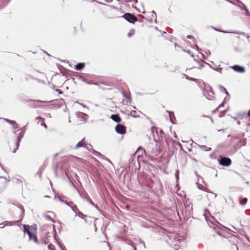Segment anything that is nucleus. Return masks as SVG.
Segmentation results:
<instances>
[{
  "label": "nucleus",
  "instance_id": "27",
  "mask_svg": "<svg viewBox=\"0 0 250 250\" xmlns=\"http://www.w3.org/2000/svg\"><path fill=\"white\" fill-rule=\"evenodd\" d=\"M133 247L134 248L133 250H137L136 248L134 245H133Z\"/></svg>",
  "mask_w": 250,
  "mask_h": 250
},
{
  "label": "nucleus",
  "instance_id": "22",
  "mask_svg": "<svg viewBox=\"0 0 250 250\" xmlns=\"http://www.w3.org/2000/svg\"><path fill=\"white\" fill-rule=\"evenodd\" d=\"M13 125V128L16 129L19 128V125L15 121V124H11Z\"/></svg>",
  "mask_w": 250,
  "mask_h": 250
},
{
  "label": "nucleus",
  "instance_id": "28",
  "mask_svg": "<svg viewBox=\"0 0 250 250\" xmlns=\"http://www.w3.org/2000/svg\"><path fill=\"white\" fill-rule=\"evenodd\" d=\"M57 90L59 91L60 93H62V91H61V90L59 89V90Z\"/></svg>",
  "mask_w": 250,
  "mask_h": 250
},
{
  "label": "nucleus",
  "instance_id": "9",
  "mask_svg": "<svg viewBox=\"0 0 250 250\" xmlns=\"http://www.w3.org/2000/svg\"><path fill=\"white\" fill-rule=\"evenodd\" d=\"M246 144V139L242 138L237 141L235 144V147L239 148L243 146H245Z\"/></svg>",
  "mask_w": 250,
  "mask_h": 250
},
{
  "label": "nucleus",
  "instance_id": "16",
  "mask_svg": "<svg viewBox=\"0 0 250 250\" xmlns=\"http://www.w3.org/2000/svg\"><path fill=\"white\" fill-rule=\"evenodd\" d=\"M84 66V63H79L75 66V69L77 70H80L82 69Z\"/></svg>",
  "mask_w": 250,
  "mask_h": 250
},
{
  "label": "nucleus",
  "instance_id": "8",
  "mask_svg": "<svg viewBox=\"0 0 250 250\" xmlns=\"http://www.w3.org/2000/svg\"><path fill=\"white\" fill-rule=\"evenodd\" d=\"M101 236H104V235L101 232H100L96 234L94 238L97 246L99 248L101 247Z\"/></svg>",
  "mask_w": 250,
  "mask_h": 250
},
{
  "label": "nucleus",
  "instance_id": "14",
  "mask_svg": "<svg viewBox=\"0 0 250 250\" xmlns=\"http://www.w3.org/2000/svg\"><path fill=\"white\" fill-rule=\"evenodd\" d=\"M36 120H39L38 123H39L40 122L41 125L43 126L45 128H47V126L44 122V119H43L41 117H38L36 118Z\"/></svg>",
  "mask_w": 250,
  "mask_h": 250
},
{
  "label": "nucleus",
  "instance_id": "10",
  "mask_svg": "<svg viewBox=\"0 0 250 250\" xmlns=\"http://www.w3.org/2000/svg\"><path fill=\"white\" fill-rule=\"evenodd\" d=\"M55 216V215L54 213L51 211H48L45 214V217L47 219L52 221L53 222H55V221H54Z\"/></svg>",
  "mask_w": 250,
  "mask_h": 250
},
{
  "label": "nucleus",
  "instance_id": "12",
  "mask_svg": "<svg viewBox=\"0 0 250 250\" xmlns=\"http://www.w3.org/2000/svg\"><path fill=\"white\" fill-rule=\"evenodd\" d=\"M111 119L116 123H120L122 121V119L119 114L111 115Z\"/></svg>",
  "mask_w": 250,
  "mask_h": 250
},
{
  "label": "nucleus",
  "instance_id": "24",
  "mask_svg": "<svg viewBox=\"0 0 250 250\" xmlns=\"http://www.w3.org/2000/svg\"><path fill=\"white\" fill-rule=\"evenodd\" d=\"M134 34V31L133 30V31H131L129 33H128V37H131Z\"/></svg>",
  "mask_w": 250,
  "mask_h": 250
},
{
  "label": "nucleus",
  "instance_id": "2",
  "mask_svg": "<svg viewBox=\"0 0 250 250\" xmlns=\"http://www.w3.org/2000/svg\"><path fill=\"white\" fill-rule=\"evenodd\" d=\"M24 134V131H21L18 135L16 142L12 144L10 146V149L12 152L15 153L16 151L18 149L20 143L22 138L23 137Z\"/></svg>",
  "mask_w": 250,
  "mask_h": 250
},
{
  "label": "nucleus",
  "instance_id": "6",
  "mask_svg": "<svg viewBox=\"0 0 250 250\" xmlns=\"http://www.w3.org/2000/svg\"><path fill=\"white\" fill-rule=\"evenodd\" d=\"M115 129L118 133L122 135L125 134L126 131V127L122 124H118L116 126Z\"/></svg>",
  "mask_w": 250,
  "mask_h": 250
},
{
  "label": "nucleus",
  "instance_id": "20",
  "mask_svg": "<svg viewBox=\"0 0 250 250\" xmlns=\"http://www.w3.org/2000/svg\"><path fill=\"white\" fill-rule=\"evenodd\" d=\"M224 103H222L221 104H220V105L218 106V107H217V108H216V109H215V110H213V111H212V113H215L217 111H218V109H219V108H220L221 107H224Z\"/></svg>",
  "mask_w": 250,
  "mask_h": 250
},
{
  "label": "nucleus",
  "instance_id": "13",
  "mask_svg": "<svg viewBox=\"0 0 250 250\" xmlns=\"http://www.w3.org/2000/svg\"><path fill=\"white\" fill-rule=\"evenodd\" d=\"M86 146V144L84 141V139H83L77 144L76 148L78 149L79 147H85Z\"/></svg>",
  "mask_w": 250,
  "mask_h": 250
},
{
  "label": "nucleus",
  "instance_id": "3",
  "mask_svg": "<svg viewBox=\"0 0 250 250\" xmlns=\"http://www.w3.org/2000/svg\"><path fill=\"white\" fill-rule=\"evenodd\" d=\"M219 164L224 167H229L232 164L231 159L228 157L220 156L218 159Z\"/></svg>",
  "mask_w": 250,
  "mask_h": 250
},
{
  "label": "nucleus",
  "instance_id": "15",
  "mask_svg": "<svg viewBox=\"0 0 250 250\" xmlns=\"http://www.w3.org/2000/svg\"><path fill=\"white\" fill-rule=\"evenodd\" d=\"M206 196L208 198L214 199L216 197V195L213 192H208Z\"/></svg>",
  "mask_w": 250,
  "mask_h": 250
},
{
  "label": "nucleus",
  "instance_id": "21",
  "mask_svg": "<svg viewBox=\"0 0 250 250\" xmlns=\"http://www.w3.org/2000/svg\"><path fill=\"white\" fill-rule=\"evenodd\" d=\"M3 120L10 124H15V121L10 120L6 118H3Z\"/></svg>",
  "mask_w": 250,
  "mask_h": 250
},
{
  "label": "nucleus",
  "instance_id": "11",
  "mask_svg": "<svg viewBox=\"0 0 250 250\" xmlns=\"http://www.w3.org/2000/svg\"><path fill=\"white\" fill-rule=\"evenodd\" d=\"M204 62H200L199 63L197 64V65H196V66H194L192 68H189L188 69H187V71H190V70H191L192 69H196V70H199L202 67H204ZM188 73L190 74V72H188Z\"/></svg>",
  "mask_w": 250,
  "mask_h": 250
},
{
  "label": "nucleus",
  "instance_id": "29",
  "mask_svg": "<svg viewBox=\"0 0 250 250\" xmlns=\"http://www.w3.org/2000/svg\"><path fill=\"white\" fill-rule=\"evenodd\" d=\"M17 181H18L20 183H21V181L18 180Z\"/></svg>",
  "mask_w": 250,
  "mask_h": 250
},
{
  "label": "nucleus",
  "instance_id": "23",
  "mask_svg": "<svg viewBox=\"0 0 250 250\" xmlns=\"http://www.w3.org/2000/svg\"><path fill=\"white\" fill-rule=\"evenodd\" d=\"M226 113V111L224 110L221 112L220 115H219V117H222L224 116Z\"/></svg>",
  "mask_w": 250,
  "mask_h": 250
},
{
  "label": "nucleus",
  "instance_id": "26",
  "mask_svg": "<svg viewBox=\"0 0 250 250\" xmlns=\"http://www.w3.org/2000/svg\"><path fill=\"white\" fill-rule=\"evenodd\" d=\"M247 117H249L250 118V110L249 111V112L247 114Z\"/></svg>",
  "mask_w": 250,
  "mask_h": 250
},
{
  "label": "nucleus",
  "instance_id": "19",
  "mask_svg": "<svg viewBox=\"0 0 250 250\" xmlns=\"http://www.w3.org/2000/svg\"><path fill=\"white\" fill-rule=\"evenodd\" d=\"M158 146V144L156 145V147H157ZM161 152V149H160V148H156V150L155 151H153V152H152L154 154H155V155H158L160 154V153Z\"/></svg>",
  "mask_w": 250,
  "mask_h": 250
},
{
  "label": "nucleus",
  "instance_id": "5",
  "mask_svg": "<svg viewBox=\"0 0 250 250\" xmlns=\"http://www.w3.org/2000/svg\"><path fill=\"white\" fill-rule=\"evenodd\" d=\"M54 102L53 100H51L50 101L47 102V101H43L41 100H36V101H33L31 100L30 103V106L34 108H36L39 106H42L41 104L43 103H52Z\"/></svg>",
  "mask_w": 250,
  "mask_h": 250
},
{
  "label": "nucleus",
  "instance_id": "4",
  "mask_svg": "<svg viewBox=\"0 0 250 250\" xmlns=\"http://www.w3.org/2000/svg\"><path fill=\"white\" fill-rule=\"evenodd\" d=\"M123 17L124 19H125L127 21L132 23H134L135 22L138 21L137 18L136 16L129 13L125 14L123 16Z\"/></svg>",
  "mask_w": 250,
  "mask_h": 250
},
{
  "label": "nucleus",
  "instance_id": "7",
  "mask_svg": "<svg viewBox=\"0 0 250 250\" xmlns=\"http://www.w3.org/2000/svg\"><path fill=\"white\" fill-rule=\"evenodd\" d=\"M230 68L238 73H243L245 72V68L238 65H234L233 66H231L230 67Z\"/></svg>",
  "mask_w": 250,
  "mask_h": 250
},
{
  "label": "nucleus",
  "instance_id": "25",
  "mask_svg": "<svg viewBox=\"0 0 250 250\" xmlns=\"http://www.w3.org/2000/svg\"><path fill=\"white\" fill-rule=\"evenodd\" d=\"M21 220H22V218H21L19 220L13 222V225H16V224H17V223L18 222H19V221H21Z\"/></svg>",
  "mask_w": 250,
  "mask_h": 250
},
{
  "label": "nucleus",
  "instance_id": "30",
  "mask_svg": "<svg viewBox=\"0 0 250 250\" xmlns=\"http://www.w3.org/2000/svg\"><path fill=\"white\" fill-rule=\"evenodd\" d=\"M211 149V148H209L207 150H210Z\"/></svg>",
  "mask_w": 250,
  "mask_h": 250
},
{
  "label": "nucleus",
  "instance_id": "1",
  "mask_svg": "<svg viewBox=\"0 0 250 250\" xmlns=\"http://www.w3.org/2000/svg\"><path fill=\"white\" fill-rule=\"evenodd\" d=\"M23 231L24 233H26L29 238L30 240H33L34 242L37 244L39 243V240L37 238V235L34 233V228L32 226H30L27 225H24Z\"/></svg>",
  "mask_w": 250,
  "mask_h": 250
},
{
  "label": "nucleus",
  "instance_id": "17",
  "mask_svg": "<svg viewBox=\"0 0 250 250\" xmlns=\"http://www.w3.org/2000/svg\"><path fill=\"white\" fill-rule=\"evenodd\" d=\"M248 202V199L247 198H243L240 199V204L241 205H245Z\"/></svg>",
  "mask_w": 250,
  "mask_h": 250
},
{
  "label": "nucleus",
  "instance_id": "18",
  "mask_svg": "<svg viewBox=\"0 0 250 250\" xmlns=\"http://www.w3.org/2000/svg\"><path fill=\"white\" fill-rule=\"evenodd\" d=\"M130 115L131 116L134 118H137L139 117V115L138 114V112L135 110L132 111L130 113Z\"/></svg>",
  "mask_w": 250,
  "mask_h": 250
}]
</instances>
